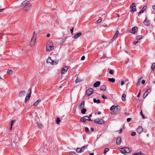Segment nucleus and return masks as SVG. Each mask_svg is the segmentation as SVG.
I'll use <instances>...</instances> for the list:
<instances>
[{
    "instance_id": "obj_45",
    "label": "nucleus",
    "mask_w": 155,
    "mask_h": 155,
    "mask_svg": "<svg viewBox=\"0 0 155 155\" xmlns=\"http://www.w3.org/2000/svg\"><path fill=\"white\" fill-rule=\"evenodd\" d=\"M85 131L86 133H87L89 132V129L87 127H85Z\"/></svg>"
},
{
    "instance_id": "obj_38",
    "label": "nucleus",
    "mask_w": 155,
    "mask_h": 155,
    "mask_svg": "<svg viewBox=\"0 0 155 155\" xmlns=\"http://www.w3.org/2000/svg\"><path fill=\"white\" fill-rule=\"evenodd\" d=\"M12 72H13V71H12V70L11 69H8L7 71V73L9 74H12Z\"/></svg>"
},
{
    "instance_id": "obj_41",
    "label": "nucleus",
    "mask_w": 155,
    "mask_h": 155,
    "mask_svg": "<svg viewBox=\"0 0 155 155\" xmlns=\"http://www.w3.org/2000/svg\"><path fill=\"white\" fill-rule=\"evenodd\" d=\"M15 122L14 120H12L11 121V124L10 125V130H11L12 129V126L13 125V123Z\"/></svg>"
},
{
    "instance_id": "obj_62",
    "label": "nucleus",
    "mask_w": 155,
    "mask_h": 155,
    "mask_svg": "<svg viewBox=\"0 0 155 155\" xmlns=\"http://www.w3.org/2000/svg\"><path fill=\"white\" fill-rule=\"evenodd\" d=\"M50 36V34L49 33H48L47 35V37H49Z\"/></svg>"
},
{
    "instance_id": "obj_19",
    "label": "nucleus",
    "mask_w": 155,
    "mask_h": 155,
    "mask_svg": "<svg viewBox=\"0 0 155 155\" xmlns=\"http://www.w3.org/2000/svg\"><path fill=\"white\" fill-rule=\"evenodd\" d=\"M121 142V139L120 137H117L116 140V143L117 145H119L120 144Z\"/></svg>"
},
{
    "instance_id": "obj_15",
    "label": "nucleus",
    "mask_w": 155,
    "mask_h": 155,
    "mask_svg": "<svg viewBox=\"0 0 155 155\" xmlns=\"http://www.w3.org/2000/svg\"><path fill=\"white\" fill-rule=\"evenodd\" d=\"M143 23L144 25L148 26L150 25V21L147 20V18L146 17L145 20L143 22Z\"/></svg>"
},
{
    "instance_id": "obj_29",
    "label": "nucleus",
    "mask_w": 155,
    "mask_h": 155,
    "mask_svg": "<svg viewBox=\"0 0 155 155\" xmlns=\"http://www.w3.org/2000/svg\"><path fill=\"white\" fill-rule=\"evenodd\" d=\"M151 87L150 86L149 88L147 89V90L145 92L148 94L151 91Z\"/></svg>"
},
{
    "instance_id": "obj_39",
    "label": "nucleus",
    "mask_w": 155,
    "mask_h": 155,
    "mask_svg": "<svg viewBox=\"0 0 155 155\" xmlns=\"http://www.w3.org/2000/svg\"><path fill=\"white\" fill-rule=\"evenodd\" d=\"M109 150H110V149L108 148H105L104 150V154H105L107 153V152L108 151H109Z\"/></svg>"
},
{
    "instance_id": "obj_33",
    "label": "nucleus",
    "mask_w": 155,
    "mask_h": 155,
    "mask_svg": "<svg viewBox=\"0 0 155 155\" xmlns=\"http://www.w3.org/2000/svg\"><path fill=\"white\" fill-rule=\"evenodd\" d=\"M126 95L125 94H123L122 96V99L123 101H125L126 100Z\"/></svg>"
},
{
    "instance_id": "obj_23",
    "label": "nucleus",
    "mask_w": 155,
    "mask_h": 155,
    "mask_svg": "<svg viewBox=\"0 0 155 155\" xmlns=\"http://www.w3.org/2000/svg\"><path fill=\"white\" fill-rule=\"evenodd\" d=\"M106 88V87L105 85H101L100 87V89L101 90L103 91H105Z\"/></svg>"
},
{
    "instance_id": "obj_6",
    "label": "nucleus",
    "mask_w": 155,
    "mask_h": 155,
    "mask_svg": "<svg viewBox=\"0 0 155 155\" xmlns=\"http://www.w3.org/2000/svg\"><path fill=\"white\" fill-rule=\"evenodd\" d=\"M29 93L27 95L25 99V102H27V101L30 99L31 94V89L30 88L28 90Z\"/></svg>"
},
{
    "instance_id": "obj_57",
    "label": "nucleus",
    "mask_w": 155,
    "mask_h": 155,
    "mask_svg": "<svg viewBox=\"0 0 155 155\" xmlns=\"http://www.w3.org/2000/svg\"><path fill=\"white\" fill-rule=\"evenodd\" d=\"M145 81L144 80H143L142 81L141 83L142 84H144L145 83Z\"/></svg>"
},
{
    "instance_id": "obj_3",
    "label": "nucleus",
    "mask_w": 155,
    "mask_h": 155,
    "mask_svg": "<svg viewBox=\"0 0 155 155\" xmlns=\"http://www.w3.org/2000/svg\"><path fill=\"white\" fill-rule=\"evenodd\" d=\"M94 91V89L93 88H89L86 91L85 95L87 96H89L93 93Z\"/></svg>"
},
{
    "instance_id": "obj_51",
    "label": "nucleus",
    "mask_w": 155,
    "mask_h": 155,
    "mask_svg": "<svg viewBox=\"0 0 155 155\" xmlns=\"http://www.w3.org/2000/svg\"><path fill=\"white\" fill-rule=\"evenodd\" d=\"M119 108H116V110H115V111H116L117 113H118V112L120 111V110L119 109Z\"/></svg>"
},
{
    "instance_id": "obj_52",
    "label": "nucleus",
    "mask_w": 155,
    "mask_h": 155,
    "mask_svg": "<svg viewBox=\"0 0 155 155\" xmlns=\"http://www.w3.org/2000/svg\"><path fill=\"white\" fill-rule=\"evenodd\" d=\"M85 59V57L83 55L81 58V60L83 61V60H84Z\"/></svg>"
},
{
    "instance_id": "obj_56",
    "label": "nucleus",
    "mask_w": 155,
    "mask_h": 155,
    "mask_svg": "<svg viewBox=\"0 0 155 155\" xmlns=\"http://www.w3.org/2000/svg\"><path fill=\"white\" fill-rule=\"evenodd\" d=\"M138 41H134L133 42V44L134 45H135L137 44L138 43Z\"/></svg>"
},
{
    "instance_id": "obj_53",
    "label": "nucleus",
    "mask_w": 155,
    "mask_h": 155,
    "mask_svg": "<svg viewBox=\"0 0 155 155\" xmlns=\"http://www.w3.org/2000/svg\"><path fill=\"white\" fill-rule=\"evenodd\" d=\"M140 152H139L135 153L134 154H133V155H140Z\"/></svg>"
},
{
    "instance_id": "obj_22",
    "label": "nucleus",
    "mask_w": 155,
    "mask_h": 155,
    "mask_svg": "<svg viewBox=\"0 0 155 155\" xmlns=\"http://www.w3.org/2000/svg\"><path fill=\"white\" fill-rule=\"evenodd\" d=\"M28 4H30V3H28V2L27 1V0H25V1H23L21 3V5H22L23 6H26L27 5H28Z\"/></svg>"
},
{
    "instance_id": "obj_31",
    "label": "nucleus",
    "mask_w": 155,
    "mask_h": 155,
    "mask_svg": "<svg viewBox=\"0 0 155 155\" xmlns=\"http://www.w3.org/2000/svg\"><path fill=\"white\" fill-rule=\"evenodd\" d=\"M82 81V80L80 78H78V77H77L75 81V82L76 83H77L81 82V81Z\"/></svg>"
},
{
    "instance_id": "obj_63",
    "label": "nucleus",
    "mask_w": 155,
    "mask_h": 155,
    "mask_svg": "<svg viewBox=\"0 0 155 155\" xmlns=\"http://www.w3.org/2000/svg\"><path fill=\"white\" fill-rule=\"evenodd\" d=\"M152 8L154 10H155V5H153L152 6Z\"/></svg>"
},
{
    "instance_id": "obj_43",
    "label": "nucleus",
    "mask_w": 155,
    "mask_h": 155,
    "mask_svg": "<svg viewBox=\"0 0 155 155\" xmlns=\"http://www.w3.org/2000/svg\"><path fill=\"white\" fill-rule=\"evenodd\" d=\"M114 71L113 70H110L109 71L110 74L113 75L114 74Z\"/></svg>"
},
{
    "instance_id": "obj_25",
    "label": "nucleus",
    "mask_w": 155,
    "mask_h": 155,
    "mask_svg": "<svg viewBox=\"0 0 155 155\" xmlns=\"http://www.w3.org/2000/svg\"><path fill=\"white\" fill-rule=\"evenodd\" d=\"M81 35V32L78 33L75 35L74 38L75 39L77 38L78 37H80Z\"/></svg>"
},
{
    "instance_id": "obj_47",
    "label": "nucleus",
    "mask_w": 155,
    "mask_h": 155,
    "mask_svg": "<svg viewBox=\"0 0 155 155\" xmlns=\"http://www.w3.org/2000/svg\"><path fill=\"white\" fill-rule=\"evenodd\" d=\"M76 153L75 152H70L69 153V154L70 155H75Z\"/></svg>"
},
{
    "instance_id": "obj_21",
    "label": "nucleus",
    "mask_w": 155,
    "mask_h": 155,
    "mask_svg": "<svg viewBox=\"0 0 155 155\" xmlns=\"http://www.w3.org/2000/svg\"><path fill=\"white\" fill-rule=\"evenodd\" d=\"M35 126L40 129L42 128L43 127V126L41 124H39L38 123H35Z\"/></svg>"
},
{
    "instance_id": "obj_9",
    "label": "nucleus",
    "mask_w": 155,
    "mask_h": 155,
    "mask_svg": "<svg viewBox=\"0 0 155 155\" xmlns=\"http://www.w3.org/2000/svg\"><path fill=\"white\" fill-rule=\"evenodd\" d=\"M137 27H134L132 28L131 30L129 32L130 33L135 34L137 32Z\"/></svg>"
},
{
    "instance_id": "obj_26",
    "label": "nucleus",
    "mask_w": 155,
    "mask_h": 155,
    "mask_svg": "<svg viewBox=\"0 0 155 155\" xmlns=\"http://www.w3.org/2000/svg\"><path fill=\"white\" fill-rule=\"evenodd\" d=\"M83 117L84 118L85 120H87L89 121H93V120H92L90 118H89V117H88V116H85Z\"/></svg>"
},
{
    "instance_id": "obj_30",
    "label": "nucleus",
    "mask_w": 155,
    "mask_h": 155,
    "mask_svg": "<svg viewBox=\"0 0 155 155\" xmlns=\"http://www.w3.org/2000/svg\"><path fill=\"white\" fill-rule=\"evenodd\" d=\"M61 120L60 118L58 117H57V119L56 120V123L57 124H60L61 122Z\"/></svg>"
},
{
    "instance_id": "obj_54",
    "label": "nucleus",
    "mask_w": 155,
    "mask_h": 155,
    "mask_svg": "<svg viewBox=\"0 0 155 155\" xmlns=\"http://www.w3.org/2000/svg\"><path fill=\"white\" fill-rule=\"evenodd\" d=\"M131 119L130 118H127V122H129L130 121Z\"/></svg>"
},
{
    "instance_id": "obj_27",
    "label": "nucleus",
    "mask_w": 155,
    "mask_h": 155,
    "mask_svg": "<svg viewBox=\"0 0 155 155\" xmlns=\"http://www.w3.org/2000/svg\"><path fill=\"white\" fill-rule=\"evenodd\" d=\"M93 101L94 103H96L97 104H99L101 103V101L99 99L97 100L95 98L93 99Z\"/></svg>"
},
{
    "instance_id": "obj_13",
    "label": "nucleus",
    "mask_w": 155,
    "mask_h": 155,
    "mask_svg": "<svg viewBox=\"0 0 155 155\" xmlns=\"http://www.w3.org/2000/svg\"><path fill=\"white\" fill-rule=\"evenodd\" d=\"M68 69V66L64 67L61 71V73L62 74H64L67 72V70Z\"/></svg>"
},
{
    "instance_id": "obj_35",
    "label": "nucleus",
    "mask_w": 155,
    "mask_h": 155,
    "mask_svg": "<svg viewBox=\"0 0 155 155\" xmlns=\"http://www.w3.org/2000/svg\"><path fill=\"white\" fill-rule=\"evenodd\" d=\"M143 38V36L142 35H137L136 37V39L137 40H140L142 39Z\"/></svg>"
},
{
    "instance_id": "obj_61",
    "label": "nucleus",
    "mask_w": 155,
    "mask_h": 155,
    "mask_svg": "<svg viewBox=\"0 0 155 155\" xmlns=\"http://www.w3.org/2000/svg\"><path fill=\"white\" fill-rule=\"evenodd\" d=\"M125 115L127 116L129 115V113H127V112H125Z\"/></svg>"
},
{
    "instance_id": "obj_18",
    "label": "nucleus",
    "mask_w": 155,
    "mask_h": 155,
    "mask_svg": "<svg viewBox=\"0 0 155 155\" xmlns=\"http://www.w3.org/2000/svg\"><path fill=\"white\" fill-rule=\"evenodd\" d=\"M143 130V129L141 126H139L137 130V132L139 134L141 133Z\"/></svg>"
},
{
    "instance_id": "obj_7",
    "label": "nucleus",
    "mask_w": 155,
    "mask_h": 155,
    "mask_svg": "<svg viewBox=\"0 0 155 155\" xmlns=\"http://www.w3.org/2000/svg\"><path fill=\"white\" fill-rule=\"evenodd\" d=\"M119 107L118 106H116L115 107L114 106H112L110 108V110L112 111L113 110V111L111 113V114H117L116 111H115L116 110V108H118Z\"/></svg>"
},
{
    "instance_id": "obj_2",
    "label": "nucleus",
    "mask_w": 155,
    "mask_h": 155,
    "mask_svg": "<svg viewBox=\"0 0 155 155\" xmlns=\"http://www.w3.org/2000/svg\"><path fill=\"white\" fill-rule=\"evenodd\" d=\"M36 34H35V32H34L30 42V44L31 46H33L34 45L36 41Z\"/></svg>"
},
{
    "instance_id": "obj_40",
    "label": "nucleus",
    "mask_w": 155,
    "mask_h": 155,
    "mask_svg": "<svg viewBox=\"0 0 155 155\" xmlns=\"http://www.w3.org/2000/svg\"><path fill=\"white\" fill-rule=\"evenodd\" d=\"M128 80H127L124 79V81H121V85L122 86L124 84V82L127 81Z\"/></svg>"
},
{
    "instance_id": "obj_1",
    "label": "nucleus",
    "mask_w": 155,
    "mask_h": 155,
    "mask_svg": "<svg viewBox=\"0 0 155 155\" xmlns=\"http://www.w3.org/2000/svg\"><path fill=\"white\" fill-rule=\"evenodd\" d=\"M120 150L121 151V153L123 154H125V153H129L131 152L132 149L128 147H123L122 148H119Z\"/></svg>"
},
{
    "instance_id": "obj_34",
    "label": "nucleus",
    "mask_w": 155,
    "mask_h": 155,
    "mask_svg": "<svg viewBox=\"0 0 155 155\" xmlns=\"http://www.w3.org/2000/svg\"><path fill=\"white\" fill-rule=\"evenodd\" d=\"M108 81L114 83L115 81V79L114 78H109Z\"/></svg>"
},
{
    "instance_id": "obj_58",
    "label": "nucleus",
    "mask_w": 155,
    "mask_h": 155,
    "mask_svg": "<svg viewBox=\"0 0 155 155\" xmlns=\"http://www.w3.org/2000/svg\"><path fill=\"white\" fill-rule=\"evenodd\" d=\"M74 28L73 27L72 29H71L70 30V31L71 32V34H72L73 33V30H74Z\"/></svg>"
},
{
    "instance_id": "obj_16",
    "label": "nucleus",
    "mask_w": 155,
    "mask_h": 155,
    "mask_svg": "<svg viewBox=\"0 0 155 155\" xmlns=\"http://www.w3.org/2000/svg\"><path fill=\"white\" fill-rule=\"evenodd\" d=\"M147 6H144L142 8V9L139 11L138 13V15H139L141 13H143L144 11L146 9Z\"/></svg>"
},
{
    "instance_id": "obj_49",
    "label": "nucleus",
    "mask_w": 155,
    "mask_h": 155,
    "mask_svg": "<svg viewBox=\"0 0 155 155\" xmlns=\"http://www.w3.org/2000/svg\"><path fill=\"white\" fill-rule=\"evenodd\" d=\"M140 114L143 118H145L144 117V115L143 114L142 111H141V112H140Z\"/></svg>"
},
{
    "instance_id": "obj_14",
    "label": "nucleus",
    "mask_w": 155,
    "mask_h": 155,
    "mask_svg": "<svg viewBox=\"0 0 155 155\" xmlns=\"http://www.w3.org/2000/svg\"><path fill=\"white\" fill-rule=\"evenodd\" d=\"M54 49L53 46L46 45V50L48 51H52Z\"/></svg>"
},
{
    "instance_id": "obj_59",
    "label": "nucleus",
    "mask_w": 155,
    "mask_h": 155,
    "mask_svg": "<svg viewBox=\"0 0 155 155\" xmlns=\"http://www.w3.org/2000/svg\"><path fill=\"white\" fill-rule=\"evenodd\" d=\"M118 131H119V133H120L122 132V129H120Z\"/></svg>"
},
{
    "instance_id": "obj_5",
    "label": "nucleus",
    "mask_w": 155,
    "mask_h": 155,
    "mask_svg": "<svg viewBox=\"0 0 155 155\" xmlns=\"http://www.w3.org/2000/svg\"><path fill=\"white\" fill-rule=\"evenodd\" d=\"M94 122L98 124H103L105 123L103 119L99 118L95 120Z\"/></svg>"
},
{
    "instance_id": "obj_42",
    "label": "nucleus",
    "mask_w": 155,
    "mask_h": 155,
    "mask_svg": "<svg viewBox=\"0 0 155 155\" xmlns=\"http://www.w3.org/2000/svg\"><path fill=\"white\" fill-rule=\"evenodd\" d=\"M148 95V94H147V93L146 92H145L143 95V98H145Z\"/></svg>"
},
{
    "instance_id": "obj_37",
    "label": "nucleus",
    "mask_w": 155,
    "mask_h": 155,
    "mask_svg": "<svg viewBox=\"0 0 155 155\" xmlns=\"http://www.w3.org/2000/svg\"><path fill=\"white\" fill-rule=\"evenodd\" d=\"M155 68V63H153L151 67V70L153 71Z\"/></svg>"
},
{
    "instance_id": "obj_17",
    "label": "nucleus",
    "mask_w": 155,
    "mask_h": 155,
    "mask_svg": "<svg viewBox=\"0 0 155 155\" xmlns=\"http://www.w3.org/2000/svg\"><path fill=\"white\" fill-rule=\"evenodd\" d=\"M85 105V101H82L81 104L78 106V108L79 109L83 108L84 107Z\"/></svg>"
},
{
    "instance_id": "obj_48",
    "label": "nucleus",
    "mask_w": 155,
    "mask_h": 155,
    "mask_svg": "<svg viewBox=\"0 0 155 155\" xmlns=\"http://www.w3.org/2000/svg\"><path fill=\"white\" fill-rule=\"evenodd\" d=\"M81 121L82 122H85L86 120H85V119L84 118V117H83L82 118H81L80 119Z\"/></svg>"
},
{
    "instance_id": "obj_4",
    "label": "nucleus",
    "mask_w": 155,
    "mask_h": 155,
    "mask_svg": "<svg viewBox=\"0 0 155 155\" xmlns=\"http://www.w3.org/2000/svg\"><path fill=\"white\" fill-rule=\"evenodd\" d=\"M31 7V4H28V5L26 6H23V7L22 8V11H24L25 12H27L29 11Z\"/></svg>"
},
{
    "instance_id": "obj_44",
    "label": "nucleus",
    "mask_w": 155,
    "mask_h": 155,
    "mask_svg": "<svg viewBox=\"0 0 155 155\" xmlns=\"http://www.w3.org/2000/svg\"><path fill=\"white\" fill-rule=\"evenodd\" d=\"M136 133L135 132L133 131L131 133V136H135L136 135Z\"/></svg>"
},
{
    "instance_id": "obj_36",
    "label": "nucleus",
    "mask_w": 155,
    "mask_h": 155,
    "mask_svg": "<svg viewBox=\"0 0 155 155\" xmlns=\"http://www.w3.org/2000/svg\"><path fill=\"white\" fill-rule=\"evenodd\" d=\"M86 111V109L85 108H83L81 110V113L83 114H85Z\"/></svg>"
},
{
    "instance_id": "obj_12",
    "label": "nucleus",
    "mask_w": 155,
    "mask_h": 155,
    "mask_svg": "<svg viewBox=\"0 0 155 155\" xmlns=\"http://www.w3.org/2000/svg\"><path fill=\"white\" fill-rule=\"evenodd\" d=\"M47 63H50L53 65H54V61L52 60L50 57H49L47 59Z\"/></svg>"
},
{
    "instance_id": "obj_55",
    "label": "nucleus",
    "mask_w": 155,
    "mask_h": 155,
    "mask_svg": "<svg viewBox=\"0 0 155 155\" xmlns=\"http://www.w3.org/2000/svg\"><path fill=\"white\" fill-rule=\"evenodd\" d=\"M58 61H54V64L56 65L58 64Z\"/></svg>"
},
{
    "instance_id": "obj_20",
    "label": "nucleus",
    "mask_w": 155,
    "mask_h": 155,
    "mask_svg": "<svg viewBox=\"0 0 155 155\" xmlns=\"http://www.w3.org/2000/svg\"><path fill=\"white\" fill-rule=\"evenodd\" d=\"M25 91H22L20 92L19 93V96L20 97H22L24 96L25 94Z\"/></svg>"
},
{
    "instance_id": "obj_11",
    "label": "nucleus",
    "mask_w": 155,
    "mask_h": 155,
    "mask_svg": "<svg viewBox=\"0 0 155 155\" xmlns=\"http://www.w3.org/2000/svg\"><path fill=\"white\" fill-rule=\"evenodd\" d=\"M119 34V32L118 31H117L116 33L114 34V36L112 39H111L110 42L111 43L112 41L117 37Z\"/></svg>"
},
{
    "instance_id": "obj_8",
    "label": "nucleus",
    "mask_w": 155,
    "mask_h": 155,
    "mask_svg": "<svg viewBox=\"0 0 155 155\" xmlns=\"http://www.w3.org/2000/svg\"><path fill=\"white\" fill-rule=\"evenodd\" d=\"M85 148V146H83L81 148H77L76 149V151L77 153H81L84 152Z\"/></svg>"
},
{
    "instance_id": "obj_50",
    "label": "nucleus",
    "mask_w": 155,
    "mask_h": 155,
    "mask_svg": "<svg viewBox=\"0 0 155 155\" xmlns=\"http://www.w3.org/2000/svg\"><path fill=\"white\" fill-rule=\"evenodd\" d=\"M101 21H102L101 19H99L97 21V23H99L101 22Z\"/></svg>"
},
{
    "instance_id": "obj_28",
    "label": "nucleus",
    "mask_w": 155,
    "mask_h": 155,
    "mask_svg": "<svg viewBox=\"0 0 155 155\" xmlns=\"http://www.w3.org/2000/svg\"><path fill=\"white\" fill-rule=\"evenodd\" d=\"M47 45L53 46V44L51 41H49L47 43Z\"/></svg>"
},
{
    "instance_id": "obj_60",
    "label": "nucleus",
    "mask_w": 155,
    "mask_h": 155,
    "mask_svg": "<svg viewBox=\"0 0 155 155\" xmlns=\"http://www.w3.org/2000/svg\"><path fill=\"white\" fill-rule=\"evenodd\" d=\"M139 81V80H138V81L137 83L136 84V85L137 86H138L140 84L138 83V82Z\"/></svg>"
},
{
    "instance_id": "obj_64",
    "label": "nucleus",
    "mask_w": 155,
    "mask_h": 155,
    "mask_svg": "<svg viewBox=\"0 0 155 155\" xmlns=\"http://www.w3.org/2000/svg\"><path fill=\"white\" fill-rule=\"evenodd\" d=\"M140 155H146L145 154L143 153H142L141 152H140Z\"/></svg>"
},
{
    "instance_id": "obj_10",
    "label": "nucleus",
    "mask_w": 155,
    "mask_h": 155,
    "mask_svg": "<svg viewBox=\"0 0 155 155\" xmlns=\"http://www.w3.org/2000/svg\"><path fill=\"white\" fill-rule=\"evenodd\" d=\"M135 5V3H133L132 5L130 6V8L131 9L130 11L131 12H134L136 11V7Z\"/></svg>"
},
{
    "instance_id": "obj_24",
    "label": "nucleus",
    "mask_w": 155,
    "mask_h": 155,
    "mask_svg": "<svg viewBox=\"0 0 155 155\" xmlns=\"http://www.w3.org/2000/svg\"><path fill=\"white\" fill-rule=\"evenodd\" d=\"M100 83L99 81H97L94 83V87H98L100 85Z\"/></svg>"
},
{
    "instance_id": "obj_32",
    "label": "nucleus",
    "mask_w": 155,
    "mask_h": 155,
    "mask_svg": "<svg viewBox=\"0 0 155 155\" xmlns=\"http://www.w3.org/2000/svg\"><path fill=\"white\" fill-rule=\"evenodd\" d=\"M40 99H38L37 101H36L33 104V106H36L38 105V103L41 101Z\"/></svg>"
},
{
    "instance_id": "obj_46",
    "label": "nucleus",
    "mask_w": 155,
    "mask_h": 155,
    "mask_svg": "<svg viewBox=\"0 0 155 155\" xmlns=\"http://www.w3.org/2000/svg\"><path fill=\"white\" fill-rule=\"evenodd\" d=\"M101 97L102 98L104 99H107V97L104 95H102Z\"/></svg>"
}]
</instances>
